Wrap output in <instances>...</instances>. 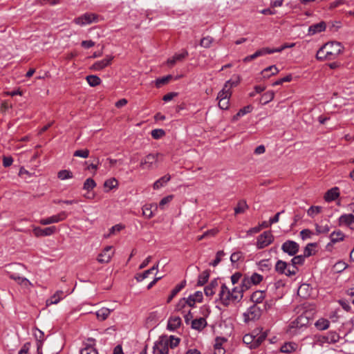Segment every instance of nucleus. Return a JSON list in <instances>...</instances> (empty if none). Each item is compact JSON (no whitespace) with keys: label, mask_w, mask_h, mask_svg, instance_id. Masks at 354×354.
Listing matches in <instances>:
<instances>
[{"label":"nucleus","mask_w":354,"mask_h":354,"mask_svg":"<svg viewBox=\"0 0 354 354\" xmlns=\"http://www.w3.org/2000/svg\"><path fill=\"white\" fill-rule=\"evenodd\" d=\"M269 71L271 72V75H275V74L279 73V70L276 67V66H274V65L270 66L267 67L266 68H265L262 71V74L263 75L264 77H270V75H266V73H268Z\"/></svg>","instance_id":"nucleus-49"},{"label":"nucleus","mask_w":354,"mask_h":354,"mask_svg":"<svg viewBox=\"0 0 354 354\" xmlns=\"http://www.w3.org/2000/svg\"><path fill=\"white\" fill-rule=\"evenodd\" d=\"M180 317H170L167 322V328L170 331H175L181 325Z\"/></svg>","instance_id":"nucleus-19"},{"label":"nucleus","mask_w":354,"mask_h":354,"mask_svg":"<svg viewBox=\"0 0 354 354\" xmlns=\"http://www.w3.org/2000/svg\"><path fill=\"white\" fill-rule=\"evenodd\" d=\"M57 177L60 180H66L69 178H72L73 177V173L70 170L63 169L60 170L57 173Z\"/></svg>","instance_id":"nucleus-42"},{"label":"nucleus","mask_w":354,"mask_h":354,"mask_svg":"<svg viewBox=\"0 0 354 354\" xmlns=\"http://www.w3.org/2000/svg\"><path fill=\"white\" fill-rule=\"evenodd\" d=\"M298 344L293 342H285L280 348V352L286 354H290L296 351Z\"/></svg>","instance_id":"nucleus-18"},{"label":"nucleus","mask_w":354,"mask_h":354,"mask_svg":"<svg viewBox=\"0 0 354 354\" xmlns=\"http://www.w3.org/2000/svg\"><path fill=\"white\" fill-rule=\"evenodd\" d=\"M326 339L329 343H336L339 341V336L336 332H330Z\"/></svg>","instance_id":"nucleus-53"},{"label":"nucleus","mask_w":354,"mask_h":354,"mask_svg":"<svg viewBox=\"0 0 354 354\" xmlns=\"http://www.w3.org/2000/svg\"><path fill=\"white\" fill-rule=\"evenodd\" d=\"M292 75H288L286 77L281 78V79L277 80L276 82H274L272 84V85L277 86V85L282 84L283 82H289L292 80Z\"/></svg>","instance_id":"nucleus-63"},{"label":"nucleus","mask_w":354,"mask_h":354,"mask_svg":"<svg viewBox=\"0 0 354 354\" xmlns=\"http://www.w3.org/2000/svg\"><path fill=\"white\" fill-rule=\"evenodd\" d=\"M171 179V176L169 174H167L158 180H157L153 185V187L154 189H158L160 187H163L165 185L167 184V182H169Z\"/></svg>","instance_id":"nucleus-29"},{"label":"nucleus","mask_w":354,"mask_h":354,"mask_svg":"<svg viewBox=\"0 0 354 354\" xmlns=\"http://www.w3.org/2000/svg\"><path fill=\"white\" fill-rule=\"evenodd\" d=\"M249 277L250 281H252V283L254 286L259 284L263 279V277L257 272L252 273V274Z\"/></svg>","instance_id":"nucleus-46"},{"label":"nucleus","mask_w":354,"mask_h":354,"mask_svg":"<svg viewBox=\"0 0 354 354\" xmlns=\"http://www.w3.org/2000/svg\"><path fill=\"white\" fill-rule=\"evenodd\" d=\"M30 346V342H26L19 350V354H28Z\"/></svg>","instance_id":"nucleus-64"},{"label":"nucleus","mask_w":354,"mask_h":354,"mask_svg":"<svg viewBox=\"0 0 354 354\" xmlns=\"http://www.w3.org/2000/svg\"><path fill=\"white\" fill-rule=\"evenodd\" d=\"M57 230L55 226L47 227L45 228H41L39 227H36L33 229V233L35 236H46L53 234Z\"/></svg>","instance_id":"nucleus-14"},{"label":"nucleus","mask_w":354,"mask_h":354,"mask_svg":"<svg viewBox=\"0 0 354 354\" xmlns=\"http://www.w3.org/2000/svg\"><path fill=\"white\" fill-rule=\"evenodd\" d=\"M68 214L66 212H62L57 215H53L48 218L41 219L39 221V223L44 225H50L51 223H56L65 220Z\"/></svg>","instance_id":"nucleus-12"},{"label":"nucleus","mask_w":354,"mask_h":354,"mask_svg":"<svg viewBox=\"0 0 354 354\" xmlns=\"http://www.w3.org/2000/svg\"><path fill=\"white\" fill-rule=\"evenodd\" d=\"M33 335L35 338V340H45L44 339V333L39 330L38 328L35 327L33 328Z\"/></svg>","instance_id":"nucleus-55"},{"label":"nucleus","mask_w":354,"mask_h":354,"mask_svg":"<svg viewBox=\"0 0 354 354\" xmlns=\"http://www.w3.org/2000/svg\"><path fill=\"white\" fill-rule=\"evenodd\" d=\"M257 53V57L260 56H263L267 54H272L274 53L273 48H270L268 47L266 48H262L261 49H259L255 52Z\"/></svg>","instance_id":"nucleus-57"},{"label":"nucleus","mask_w":354,"mask_h":354,"mask_svg":"<svg viewBox=\"0 0 354 354\" xmlns=\"http://www.w3.org/2000/svg\"><path fill=\"white\" fill-rule=\"evenodd\" d=\"M152 207V205H146L142 207V214L145 217L150 218L153 216Z\"/></svg>","instance_id":"nucleus-50"},{"label":"nucleus","mask_w":354,"mask_h":354,"mask_svg":"<svg viewBox=\"0 0 354 354\" xmlns=\"http://www.w3.org/2000/svg\"><path fill=\"white\" fill-rule=\"evenodd\" d=\"M344 234L340 231L333 232L330 236V240L333 243H337L339 241H342L344 239Z\"/></svg>","instance_id":"nucleus-44"},{"label":"nucleus","mask_w":354,"mask_h":354,"mask_svg":"<svg viewBox=\"0 0 354 354\" xmlns=\"http://www.w3.org/2000/svg\"><path fill=\"white\" fill-rule=\"evenodd\" d=\"M233 84L234 83H231L230 81L226 82L223 89L218 93L217 100L230 99L231 95L230 88Z\"/></svg>","instance_id":"nucleus-16"},{"label":"nucleus","mask_w":354,"mask_h":354,"mask_svg":"<svg viewBox=\"0 0 354 354\" xmlns=\"http://www.w3.org/2000/svg\"><path fill=\"white\" fill-rule=\"evenodd\" d=\"M172 78L171 75H168L167 76L158 78L156 80L155 84L157 88L161 87L162 85H165L169 82V81Z\"/></svg>","instance_id":"nucleus-45"},{"label":"nucleus","mask_w":354,"mask_h":354,"mask_svg":"<svg viewBox=\"0 0 354 354\" xmlns=\"http://www.w3.org/2000/svg\"><path fill=\"white\" fill-rule=\"evenodd\" d=\"M158 153H149L141 160L140 167L142 169H151L157 162Z\"/></svg>","instance_id":"nucleus-10"},{"label":"nucleus","mask_w":354,"mask_h":354,"mask_svg":"<svg viewBox=\"0 0 354 354\" xmlns=\"http://www.w3.org/2000/svg\"><path fill=\"white\" fill-rule=\"evenodd\" d=\"M113 59V56L107 55L104 59L95 62L91 68L93 71H101L105 67L111 65Z\"/></svg>","instance_id":"nucleus-15"},{"label":"nucleus","mask_w":354,"mask_h":354,"mask_svg":"<svg viewBox=\"0 0 354 354\" xmlns=\"http://www.w3.org/2000/svg\"><path fill=\"white\" fill-rule=\"evenodd\" d=\"M95 186L96 183L95 180L91 178H88L85 180L83 189L89 191L93 189Z\"/></svg>","instance_id":"nucleus-47"},{"label":"nucleus","mask_w":354,"mask_h":354,"mask_svg":"<svg viewBox=\"0 0 354 354\" xmlns=\"http://www.w3.org/2000/svg\"><path fill=\"white\" fill-rule=\"evenodd\" d=\"M114 251L112 246H106L98 255L97 261L100 263H107L111 260Z\"/></svg>","instance_id":"nucleus-13"},{"label":"nucleus","mask_w":354,"mask_h":354,"mask_svg":"<svg viewBox=\"0 0 354 354\" xmlns=\"http://www.w3.org/2000/svg\"><path fill=\"white\" fill-rule=\"evenodd\" d=\"M153 354H169V347L165 337L160 336L153 346Z\"/></svg>","instance_id":"nucleus-7"},{"label":"nucleus","mask_w":354,"mask_h":354,"mask_svg":"<svg viewBox=\"0 0 354 354\" xmlns=\"http://www.w3.org/2000/svg\"><path fill=\"white\" fill-rule=\"evenodd\" d=\"M281 249L284 252L288 253L289 255L294 256L299 251V245L295 241L288 240L283 243Z\"/></svg>","instance_id":"nucleus-11"},{"label":"nucleus","mask_w":354,"mask_h":354,"mask_svg":"<svg viewBox=\"0 0 354 354\" xmlns=\"http://www.w3.org/2000/svg\"><path fill=\"white\" fill-rule=\"evenodd\" d=\"M111 310L106 308H102L96 312V316L99 320H105L110 315Z\"/></svg>","instance_id":"nucleus-35"},{"label":"nucleus","mask_w":354,"mask_h":354,"mask_svg":"<svg viewBox=\"0 0 354 354\" xmlns=\"http://www.w3.org/2000/svg\"><path fill=\"white\" fill-rule=\"evenodd\" d=\"M316 328L319 330L327 329L330 326V322L326 319H319L315 324Z\"/></svg>","instance_id":"nucleus-34"},{"label":"nucleus","mask_w":354,"mask_h":354,"mask_svg":"<svg viewBox=\"0 0 354 354\" xmlns=\"http://www.w3.org/2000/svg\"><path fill=\"white\" fill-rule=\"evenodd\" d=\"M326 51L324 49V46H323L317 52L316 58L318 60H321V61H322V60H331L330 59L328 55H326Z\"/></svg>","instance_id":"nucleus-41"},{"label":"nucleus","mask_w":354,"mask_h":354,"mask_svg":"<svg viewBox=\"0 0 354 354\" xmlns=\"http://www.w3.org/2000/svg\"><path fill=\"white\" fill-rule=\"evenodd\" d=\"M339 196V188L337 187H334L330 189H328L325 195L324 200L326 202H331L336 200Z\"/></svg>","instance_id":"nucleus-20"},{"label":"nucleus","mask_w":354,"mask_h":354,"mask_svg":"<svg viewBox=\"0 0 354 354\" xmlns=\"http://www.w3.org/2000/svg\"><path fill=\"white\" fill-rule=\"evenodd\" d=\"M276 271L281 274H285L287 277H293L299 271L298 267H275Z\"/></svg>","instance_id":"nucleus-17"},{"label":"nucleus","mask_w":354,"mask_h":354,"mask_svg":"<svg viewBox=\"0 0 354 354\" xmlns=\"http://www.w3.org/2000/svg\"><path fill=\"white\" fill-rule=\"evenodd\" d=\"M308 314H310V313L306 311L299 316H298L295 320L291 322L288 326V330L290 333H292L293 332L292 330L293 329H301L304 327L306 328L310 322V317L308 316Z\"/></svg>","instance_id":"nucleus-4"},{"label":"nucleus","mask_w":354,"mask_h":354,"mask_svg":"<svg viewBox=\"0 0 354 354\" xmlns=\"http://www.w3.org/2000/svg\"><path fill=\"white\" fill-rule=\"evenodd\" d=\"M158 267H151L149 269L144 271L142 274H138L136 277V279L140 281H142L145 278H147L149 274H153L157 272V269Z\"/></svg>","instance_id":"nucleus-31"},{"label":"nucleus","mask_w":354,"mask_h":354,"mask_svg":"<svg viewBox=\"0 0 354 354\" xmlns=\"http://www.w3.org/2000/svg\"><path fill=\"white\" fill-rule=\"evenodd\" d=\"M188 56V52L185 50H184L181 53L179 54H175L172 58L168 59L167 63L168 64L173 66L177 62L182 61L184 58Z\"/></svg>","instance_id":"nucleus-26"},{"label":"nucleus","mask_w":354,"mask_h":354,"mask_svg":"<svg viewBox=\"0 0 354 354\" xmlns=\"http://www.w3.org/2000/svg\"><path fill=\"white\" fill-rule=\"evenodd\" d=\"M322 207L320 206H311L307 211L308 216L313 217L315 214H319Z\"/></svg>","instance_id":"nucleus-54"},{"label":"nucleus","mask_w":354,"mask_h":354,"mask_svg":"<svg viewBox=\"0 0 354 354\" xmlns=\"http://www.w3.org/2000/svg\"><path fill=\"white\" fill-rule=\"evenodd\" d=\"M266 337L267 333L266 332L262 333L259 335L245 334L243 337V342L249 348L255 349L262 344Z\"/></svg>","instance_id":"nucleus-2"},{"label":"nucleus","mask_w":354,"mask_h":354,"mask_svg":"<svg viewBox=\"0 0 354 354\" xmlns=\"http://www.w3.org/2000/svg\"><path fill=\"white\" fill-rule=\"evenodd\" d=\"M218 297L221 304L225 306H227L231 301H240L241 297V296L238 295L233 296V294H232V292L230 290V289L226 286L225 283H223L220 288Z\"/></svg>","instance_id":"nucleus-1"},{"label":"nucleus","mask_w":354,"mask_h":354,"mask_svg":"<svg viewBox=\"0 0 354 354\" xmlns=\"http://www.w3.org/2000/svg\"><path fill=\"white\" fill-rule=\"evenodd\" d=\"M165 134L164 130L160 129H153L151 131V136L154 139H159Z\"/></svg>","instance_id":"nucleus-62"},{"label":"nucleus","mask_w":354,"mask_h":354,"mask_svg":"<svg viewBox=\"0 0 354 354\" xmlns=\"http://www.w3.org/2000/svg\"><path fill=\"white\" fill-rule=\"evenodd\" d=\"M64 292L57 290L53 296L46 300V306L58 304L64 298Z\"/></svg>","instance_id":"nucleus-23"},{"label":"nucleus","mask_w":354,"mask_h":354,"mask_svg":"<svg viewBox=\"0 0 354 354\" xmlns=\"http://www.w3.org/2000/svg\"><path fill=\"white\" fill-rule=\"evenodd\" d=\"M214 39L212 37L207 36L201 39L200 45L204 48H209L210 47Z\"/></svg>","instance_id":"nucleus-52"},{"label":"nucleus","mask_w":354,"mask_h":354,"mask_svg":"<svg viewBox=\"0 0 354 354\" xmlns=\"http://www.w3.org/2000/svg\"><path fill=\"white\" fill-rule=\"evenodd\" d=\"M124 226L122 224H117L114 226H113L109 230V233L105 236L106 238L111 236V235L114 234L116 232H120Z\"/></svg>","instance_id":"nucleus-56"},{"label":"nucleus","mask_w":354,"mask_h":354,"mask_svg":"<svg viewBox=\"0 0 354 354\" xmlns=\"http://www.w3.org/2000/svg\"><path fill=\"white\" fill-rule=\"evenodd\" d=\"M162 336L165 337L168 347H170L171 348H176L180 344V339L175 337L174 335L167 336L164 335Z\"/></svg>","instance_id":"nucleus-27"},{"label":"nucleus","mask_w":354,"mask_h":354,"mask_svg":"<svg viewBox=\"0 0 354 354\" xmlns=\"http://www.w3.org/2000/svg\"><path fill=\"white\" fill-rule=\"evenodd\" d=\"M252 286H253V283H252V281H250V277L245 275L241 280L240 288L244 292L245 291L249 290Z\"/></svg>","instance_id":"nucleus-37"},{"label":"nucleus","mask_w":354,"mask_h":354,"mask_svg":"<svg viewBox=\"0 0 354 354\" xmlns=\"http://www.w3.org/2000/svg\"><path fill=\"white\" fill-rule=\"evenodd\" d=\"M117 185L118 181L114 178L106 180L104 183V186L106 187H109L110 189L115 188Z\"/></svg>","instance_id":"nucleus-59"},{"label":"nucleus","mask_w":354,"mask_h":354,"mask_svg":"<svg viewBox=\"0 0 354 354\" xmlns=\"http://www.w3.org/2000/svg\"><path fill=\"white\" fill-rule=\"evenodd\" d=\"M339 222L340 224L351 226L354 223V215L352 214H343L339 217Z\"/></svg>","instance_id":"nucleus-28"},{"label":"nucleus","mask_w":354,"mask_h":354,"mask_svg":"<svg viewBox=\"0 0 354 354\" xmlns=\"http://www.w3.org/2000/svg\"><path fill=\"white\" fill-rule=\"evenodd\" d=\"M324 49L326 51V55H328L331 60L335 59L338 55L342 53L344 47L338 41H329L324 45Z\"/></svg>","instance_id":"nucleus-3"},{"label":"nucleus","mask_w":354,"mask_h":354,"mask_svg":"<svg viewBox=\"0 0 354 354\" xmlns=\"http://www.w3.org/2000/svg\"><path fill=\"white\" fill-rule=\"evenodd\" d=\"M207 326V321L204 317L195 319L192 322V328L197 330H202Z\"/></svg>","instance_id":"nucleus-25"},{"label":"nucleus","mask_w":354,"mask_h":354,"mask_svg":"<svg viewBox=\"0 0 354 354\" xmlns=\"http://www.w3.org/2000/svg\"><path fill=\"white\" fill-rule=\"evenodd\" d=\"M225 255L223 251H218L216 253V258L209 263V266H217L221 260L222 257Z\"/></svg>","instance_id":"nucleus-61"},{"label":"nucleus","mask_w":354,"mask_h":354,"mask_svg":"<svg viewBox=\"0 0 354 354\" xmlns=\"http://www.w3.org/2000/svg\"><path fill=\"white\" fill-rule=\"evenodd\" d=\"M80 354H98V351L92 344H85V347L80 351Z\"/></svg>","instance_id":"nucleus-43"},{"label":"nucleus","mask_w":354,"mask_h":354,"mask_svg":"<svg viewBox=\"0 0 354 354\" xmlns=\"http://www.w3.org/2000/svg\"><path fill=\"white\" fill-rule=\"evenodd\" d=\"M248 209V205L245 201H239L236 207L234 208L235 214L243 213L245 209Z\"/></svg>","instance_id":"nucleus-40"},{"label":"nucleus","mask_w":354,"mask_h":354,"mask_svg":"<svg viewBox=\"0 0 354 354\" xmlns=\"http://www.w3.org/2000/svg\"><path fill=\"white\" fill-rule=\"evenodd\" d=\"M274 93L273 91H268L265 93L260 99V103L262 104H266L270 101H272L274 98Z\"/></svg>","instance_id":"nucleus-39"},{"label":"nucleus","mask_w":354,"mask_h":354,"mask_svg":"<svg viewBox=\"0 0 354 354\" xmlns=\"http://www.w3.org/2000/svg\"><path fill=\"white\" fill-rule=\"evenodd\" d=\"M274 240V236L270 231L264 232L260 236H259L257 242V246L258 248H263L270 245Z\"/></svg>","instance_id":"nucleus-9"},{"label":"nucleus","mask_w":354,"mask_h":354,"mask_svg":"<svg viewBox=\"0 0 354 354\" xmlns=\"http://www.w3.org/2000/svg\"><path fill=\"white\" fill-rule=\"evenodd\" d=\"M252 110V106L251 105L244 106L243 108L241 109L236 115H234L233 120H238L240 117L243 116L246 113H250Z\"/></svg>","instance_id":"nucleus-36"},{"label":"nucleus","mask_w":354,"mask_h":354,"mask_svg":"<svg viewBox=\"0 0 354 354\" xmlns=\"http://www.w3.org/2000/svg\"><path fill=\"white\" fill-rule=\"evenodd\" d=\"M88 156H89V150L88 149L76 150L73 153V156L81 157L83 158H86L88 157Z\"/></svg>","instance_id":"nucleus-58"},{"label":"nucleus","mask_w":354,"mask_h":354,"mask_svg":"<svg viewBox=\"0 0 354 354\" xmlns=\"http://www.w3.org/2000/svg\"><path fill=\"white\" fill-rule=\"evenodd\" d=\"M94 161L95 162L88 165L85 168L86 170H93V175L96 174L98 166L100 165V159L98 158H95Z\"/></svg>","instance_id":"nucleus-48"},{"label":"nucleus","mask_w":354,"mask_h":354,"mask_svg":"<svg viewBox=\"0 0 354 354\" xmlns=\"http://www.w3.org/2000/svg\"><path fill=\"white\" fill-rule=\"evenodd\" d=\"M186 286V280H183L180 283L177 284L171 291L173 295H176Z\"/></svg>","instance_id":"nucleus-60"},{"label":"nucleus","mask_w":354,"mask_h":354,"mask_svg":"<svg viewBox=\"0 0 354 354\" xmlns=\"http://www.w3.org/2000/svg\"><path fill=\"white\" fill-rule=\"evenodd\" d=\"M261 313L262 309L258 305L253 304L243 313L244 322L248 323L250 321L257 320L261 317Z\"/></svg>","instance_id":"nucleus-6"},{"label":"nucleus","mask_w":354,"mask_h":354,"mask_svg":"<svg viewBox=\"0 0 354 354\" xmlns=\"http://www.w3.org/2000/svg\"><path fill=\"white\" fill-rule=\"evenodd\" d=\"M317 247V243H310L307 244V245L304 248L303 257H305L306 258L312 256L313 254H315V251L313 250V248H315Z\"/></svg>","instance_id":"nucleus-32"},{"label":"nucleus","mask_w":354,"mask_h":354,"mask_svg":"<svg viewBox=\"0 0 354 354\" xmlns=\"http://www.w3.org/2000/svg\"><path fill=\"white\" fill-rule=\"evenodd\" d=\"M243 259V256L242 252H236L232 254L230 257V260L232 263H237V262H242V259Z\"/></svg>","instance_id":"nucleus-51"},{"label":"nucleus","mask_w":354,"mask_h":354,"mask_svg":"<svg viewBox=\"0 0 354 354\" xmlns=\"http://www.w3.org/2000/svg\"><path fill=\"white\" fill-rule=\"evenodd\" d=\"M209 277V271L206 270L203 271L201 274L198 275V281H197V286H202L205 284Z\"/></svg>","instance_id":"nucleus-33"},{"label":"nucleus","mask_w":354,"mask_h":354,"mask_svg":"<svg viewBox=\"0 0 354 354\" xmlns=\"http://www.w3.org/2000/svg\"><path fill=\"white\" fill-rule=\"evenodd\" d=\"M218 286V281L217 279H214L212 280L210 283L207 286L205 289L204 292L207 297H211L215 294L216 289L217 288Z\"/></svg>","instance_id":"nucleus-24"},{"label":"nucleus","mask_w":354,"mask_h":354,"mask_svg":"<svg viewBox=\"0 0 354 354\" xmlns=\"http://www.w3.org/2000/svg\"><path fill=\"white\" fill-rule=\"evenodd\" d=\"M326 25L324 21H321L319 23L313 24L310 26L308 28V35H313L317 33L324 31L326 29Z\"/></svg>","instance_id":"nucleus-21"},{"label":"nucleus","mask_w":354,"mask_h":354,"mask_svg":"<svg viewBox=\"0 0 354 354\" xmlns=\"http://www.w3.org/2000/svg\"><path fill=\"white\" fill-rule=\"evenodd\" d=\"M86 80L88 84L91 86H96L97 85H100L101 83V80L99 77L97 75H90L86 76Z\"/></svg>","instance_id":"nucleus-38"},{"label":"nucleus","mask_w":354,"mask_h":354,"mask_svg":"<svg viewBox=\"0 0 354 354\" xmlns=\"http://www.w3.org/2000/svg\"><path fill=\"white\" fill-rule=\"evenodd\" d=\"M203 292L201 291H196L193 295H190L187 299H181L178 304V307L183 308L187 304L194 308L196 302L201 303L203 301Z\"/></svg>","instance_id":"nucleus-5"},{"label":"nucleus","mask_w":354,"mask_h":354,"mask_svg":"<svg viewBox=\"0 0 354 354\" xmlns=\"http://www.w3.org/2000/svg\"><path fill=\"white\" fill-rule=\"evenodd\" d=\"M98 15L94 13H85L79 17L74 19L76 24L80 26H84L86 24H90L92 22H97Z\"/></svg>","instance_id":"nucleus-8"},{"label":"nucleus","mask_w":354,"mask_h":354,"mask_svg":"<svg viewBox=\"0 0 354 354\" xmlns=\"http://www.w3.org/2000/svg\"><path fill=\"white\" fill-rule=\"evenodd\" d=\"M10 277L16 281L19 285L24 286V287H28V286L32 285L28 279L19 277L17 274H11Z\"/></svg>","instance_id":"nucleus-30"},{"label":"nucleus","mask_w":354,"mask_h":354,"mask_svg":"<svg viewBox=\"0 0 354 354\" xmlns=\"http://www.w3.org/2000/svg\"><path fill=\"white\" fill-rule=\"evenodd\" d=\"M266 297V292L264 290H256L250 295V300L254 304L261 303Z\"/></svg>","instance_id":"nucleus-22"}]
</instances>
